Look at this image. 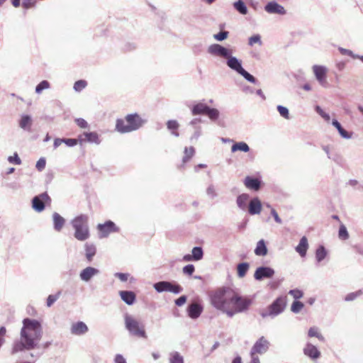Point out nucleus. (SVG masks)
Wrapping results in <instances>:
<instances>
[{
	"label": "nucleus",
	"mask_w": 363,
	"mask_h": 363,
	"mask_svg": "<svg viewBox=\"0 0 363 363\" xmlns=\"http://www.w3.org/2000/svg\"><path fill=\"white\" fill-rule=\"evenodd\" d=\"M328 252L323 245H320L315 250V259L318 262H322L327 256Z\"/></svg>",
	"instance_id": "obj_33"
},
{
	"label": "nucleus",
	"mask_w": 363,
	"mask_h": 363,
	"mask_svg": "<svg viewBox=\"0 0 363 363\" xmlns=\"http://www.w3.org/2000/svg\"><path fill=\"white\" fill-rule=\"evenodd\" d=\"M250 267V264L247 262L240 263L237 266L238 276L239 278L244 277Z\"/></svg>",
	"instance_id": "obj_32"
},
{
	"label": "nucleus",
	"mask_w": 363,
	"mask_h": 363,
	"mask_svg": "<svg viewBox=\"0 0 363 363\" xmlns=\"http://www.w3.org/2000/svg\"><path fill=\"white\" fill-rule=\"evenodd\" d=\"M52 220L54 229L57 232L61 231L65 223V219L62 216H61L58 213L55 212L52 214Z\"/></svg>",
	"instance_id": "obj_24"
},
{
	"label": "nucleus",
	"mask_w": 363,
	"mask_h": 363,
	"mask_svg": "<svg viewBox=\"0 0 363 363\" xmlns=\"http://www.w3.org/2000/svg\"><path fill=\"white\" fill-rule=\"evenodd\" d=\"M255 254L257 256H265L267 254V248L264 240L257 242L255 249Z\"/></svg>",
	"instance_id": "obj_29"
},
{
	"label": "nucleus",
	"mask_w": 363,
	"mask_h": 363,
	"mask_svg": "<svg viewBox=\"0 0 363 363\" xmlns=\"http://www.w3.org/2000/svg\"><path fill=\"white\" fill-rule=\"evenodd\" d=\"M289 294L290 295H291L295 299H299L301 298L303 295V293L302 292V291L301 290H298V289H292V290H290Z\"/></svg>",
	"instance_id": "obj_55"
},
{
	"label": "nucleus",
	"mask_w": 363,
	"mask_h": 363,
	"mask_svg": "<svg viewBox=\"0 0 363 363\" xmlns=\"http://www.w3.org/2000/svg\"><path fill=\"white\" fill-rule=\"evenodd\" d=\"M87 325L82 321H78L73 323L70 328V332L74 335H82L88 332Z\"/></svg>",
	"instance_id": "obj_18"
},
{
	"label": "nucleus",
	"mask_w": 363,
	"mask_h": 363,
	"mask_svg": "<svg viewBox=\"0 0 363 363\" xmlns=\"http://www.w3.org/2000/svg\"><path fill=\"white\" fill-rule=\"evenodd\" d=\"M75 122L77 125L82 128H88V123L83 118H79L75 119Z\"/></svg>",
	"instance_id": "obj_58"
},
{
	"label": "nucleus",
	"mask_w": 363,
	"mask_h": 363,
	"mask_svg": "<svg viewBox=\"0 0 363 363\" xmlns=\"http://www.w3.org/2000/svg\"><path fill=\"white\" fill-rule=\"evenodd\" d=\"M208 106L203 103H197L191 108V113L194 116L206 114Z\"/></svg>",
	"instance_id": "obj_27"
},
{
	"label": "nucleus",
	"mask_w": 363,
	"mask_h": 363,
	"mask_svg": "<svg viewBox=\"0 0 363 363\" xmlns=\"http://www.w3.org/2000/svg\"><path fill=\"white\" fill-rule=\"evenodd\" d=\"M201 122V119L199 118H195L194 119H192L190 122H189V125H191L193 128H194L195 126H199V123Z\"/></svg>",
	"instance_id": "obj_64"
},
{
	"label": "nucleus",
	"mask_w": 363,
	"mask_h": 363,
	"mask_svg": "<svg viewBox=\"0 0 363 363\" xmlns=\"http://www.w3.org/2000/svg\"><path fill=\"white\" fill-rule=\"evenodd\" d=\"M233 8L240 14L246 15L248 9L242 0H238L233 3Z\"/></svg>",
	"instance_id": "obj_30"
},
{
	"label": "nucleus",
	"mask_w": 363,
	"mask_h": 363,
	"mask_svg": "<svg viewBox=\"0 0 363 363\" xmlns=\"http://www.w3.org/2000/svg\"><path fill=\"white\" fill-rule=\"evenodd\" d=\"M228 31H220L218 33L213 35V38L218 41H223L225 40L228 36Z\"/></svg>",
	"instance_id": "obj_49"
},
{
	"label": "nucleus",
	"mask_w": 363,
	"mask_h": 363,
	"mask_svg": "<svg viewBox=\"0 0 363 363\" xmlns=\"http://www.w3.org/2000/svg\"><path fill=\"white\" fill-rule=\"evenodd\" d=\"M269 347V342L262 336L254 344L250 354L256 355V354H264L268 350Z\"/></svg>",
	"instance_id": "obj_11"
},
{
	"label": "nucleus",
	"mask_w": 363,
	"mask_h": 363,
	"mask_svg": "<svg viewBox=\"0 0 363 363\" xmlns=\"http://www.w3.org/2000/svg\"><path fill=\"white\" fill-rule=\"evenodd\" d=\"M304 305L302 302L298 301H295L292 305L291 310L292 312L295 313H298L301 311V310L303 308Z\"/></svg>",
	"instance_id": "obj_46"
},
{
	"label": "nucleus",
	"mask_w": 363,
	"mask_h": 363,
	"mask_svg": "<svg viewBox=\"0 0 363 363\" xmlns=\"http://www.w3.org/2000/svg\"><path fill=\"white\" fill-rule=\"evenodd\" d=\"M206 194L207 196L211 200L216 199L218 195L217 192V189L216 186L213 184H208L206 190Z\"/></svg>",
	"instance_id": "obj_35"
},
{
	"label": "nucleus",
	"mask_w": 363,
	"mask_h": 363,
	"mask_svg": "<svg viewBox=\"0 0 363 363\" xmlns=\"http://www.w3.org/2000/svg\"><path fill=\"white\" fill-rule=\"evenodd\" d=\"M338 133L341 135V137L345 138V139H350V138H352V133L346 131L343 128L340 129L338 130Z\"/></svg>",
	"instance_id": "obj_57"
},
{
	"label": "nucleus",
	"mask_w": 363,
	"mask_h": 363,
	"mask_svg": "<svg viewBox=\"0 0 363 363\" xmlns=\"http://www.w3.org/2000/svg\"><path fill=\"white\" fill-rule=\"evenodd\" d=\"M202 311V306L196 303H191L188 308V315L192 319L198 318Z\"/></svg>",
	"instance_id": "obj_22"
},
{
	"label": "nucleus",
	"mask_w": 363,
	"mask_h": 363,
	"mask_svg": "<svg viewBox=\"0 0 363 363\" xmlns=\"http://www.w3.org/2000/svg\"><path fill=\"white\" fill-rule=\"evenodd\" d=\"M338 237L340 240H346L349 238V233L344 225H340L339 231H338Z\"/></svg>",
	"instance_id": "obj_41"
},
{
	"label": "nucleus",
	"mask_w": 363,
	"mask_h": 363,
	"mask_svg": "<svg viewBox=\"0 0 363 363\" xmlns=\"http://www.w3.org/2000/svg\"><path fill=\"white\" fill-rule=\"evenodd\" d=\"M124 323L130 335L137 337L147 338L145 325L133 315L125 314Z\"/></svg>",
	"instance_id": "obj_6"
},
{
	"label": "nucleus",
	"mask_w": 363,
	"mask_h": 363,
	"mask_svg": "<svg viewBox=\"0 0 363 363\" xmlns=\"http://www.w3.org/2000/svg\"><path fill=\"white\" fill-rule=\"evenodd\" d=\"M362 294H363V290H362V289L358 290L355 292L350 293L345 296V301H354V299H356L357 297L360 296Z\"/></svg>",
	"instance_id": "obj_43"
},
{
	"label": "nucleus",
	"mask_w": 363,
	"mask_h": 363,
	"mask_svg": "<svg viewBox=\"0 0 363 363\" xmlns=\"http://www.w3.org/2000/svg\"><path fill=\"white\" fill-rule=\"evenodd\" d=\"M114 363H127L123 355L118 354L115 356Z\"/></svg>",
	"instance_id": "obj_63"
},
{
	"label": "nucleus",
	"mask_w": 363,
	"mask_h": 363,
	"mask_svg": "<svg viewBox=\"0 0 363 363\" xmlns=\"http://www.w3.org/2000/svg\"><path fill=\"white\" fill-rule=\"evenodd\" d=\"M50 87V84L48 81L43 80L35 87V93L40 94L43 90L48 89Z\"/></svg>",
	"instance_id": "obj_40"
},
{
	"label": "nucleus",
	"mask_w": 363,
	"mask_h": 363,
	"mask_svg": "<svg viewBox=\"0 0 363 363\" xmlns=\"http://www.w3.org/2000/svg\"><path fill=\"white\" fill-rule=\"evenodd\" d=\"M46 165V160L44 157L40 158L36 162L35 167L39 171H43Z\"/></svg>",
	"instance_id": "obj_52"
},
{
	"label": "nucleus",
	"mask_w": 363,
	"mask_h": 363,
	"mask_svg": "<svg viewBox=\"0 0 363 363\" xmlns=\"http://www.w3.org/2000/svg\"><path fill=\"white\" fill-rule=\"evenodd\" d=\"M51 199L46 192L35 196L32 199V207L37 212H41L45 209V204L50 202Z\"/></svg>",
	"instance_id": "obj_10"
},
{
	"label": "nucleus",
	"mask_w": 363,
	"mask_h": 363,
	"mask_svg": "<svg viewBox=\"0 0 363 363\" xmlns=\"http://www.w3.org/2000/svg\"><path fill=\"white\" fill-rule=\"evenodd\" d=\"M255 44H257L259 46L262 45L261 35L259 34H255L248 38L249 46L252 47Z\"/></svg>",
	"instance_id": "obj_39"
},
{
	"label": "nucleus",
	"mask_w": 363,
	"mask_h": 363,
	"mask_svg": "<svg viewBox=\"0 0 363 363\" xmlns=\"http://www.w3.org/2000/svg\"><path fill=\"white\" fill-rule=\"evenodd\" d=\"M206 114L208 116V118L211 121H216L220 115V112L218 109L214 108H211L208 106Z\"/></svg>",
	"instance_id": "obj_38"
},
{
	"label": "nucleus",
	"mask_w": 363,
	"mask_h": 363,
	"mask_svg": "<svg viewBox=\"0 0 363 363\" xmlns=\"http://www.w3.org/2000/svg\"><path fill=\"white\" fill-rule=\"evenodd\" d=\"M179 125L175 120H169L167 123V127L170 130H175L179 128Z\"/></svg>",
	"instance_id": "obj_54"
},
{
	"label": "nucleus",
	"mask_w": 363,
	"mask_h": 363,
	"mask_svg": "<svg viewBox=\"0 0 363 363\" xmlns=\"http://www.w3.org/2000/svg\"><path fill=\"white\" fill-rule=\"evenodd\" d=\"M186 301V296H181L179 298L175 301V304L178 306H181L184 305Z\"/></svg>",
	"instance_id": "obj_62"
},
{
	"label": "nucleus",
	"mask_w": 363,
	"mask_h": 363,
	"mask_svg": "<svg viewBox=\"0 0 363 363\" xmlns=\"http://www.w3.org/2000/svg\"><path fill=\"white\" fill-rule=\"evenodd\" d=\"M210 300L215 308L230 318L247 311L251 304L249 298L239 296L228 287L219 288L212 291Z\"/></svg>",
	"instance_id": "obj_1"
},
{
	"label": "nucleus",
	"mask_w": 363,
	"mask_h": 363,
	"mask_svg": "<svg viewBox=\"0 0 363 363\" xmlns=\"http://www.w3.org/2000/svg\"><path fill=\"white\" fill-rule=\"evenodd\" d=\"M208 52L214 57L225 59L227 66L240 74L249 82L252 84L257 82L255 77L242 67V61L236 57L233 56V50L227 48L220 44L214 43L208 46Z\"/></svg>",
	"instance_id": "obj_3"
},
{
	"label": "nucleus",
	"mask_w": 363,
	"mask_h": 363,
	"mask_svg": "<svg viewBox=\"0 0 363 363\" xmlns=\"http://www.w3.org/2000/svg\"><path fill=\"white\" fill-rule=\"evenodd\" d=\"M195 150L193 147H185L184 156L183 157V162H186L193 155H194Z\"/></svg>",
	"instance_id": "obj_44"
},
{
	"label": "nucleus",
	"mask_w": 363,
	"mask_h": 363,
	"mask_svg": "<svg viewBox=\"0 0 363 363\" xmlns=\"http://www.w3.org/2000/svg\"><path fill=\"white\" fill-rule=\"evenodd\" d=\"M271 214L273 216V218H274V220L277 223H279V224H281L282 223L281 219L279 216V215H278L277 212L276 211V210L274 208H271Z\"/></svg>",
	"instance_id": "obj_60"
},
{
	"label": "nucleus",
	"mask_w": 363,
	"mask_h": 363,
	"mask_svg": "<svg viewBox=\"0 0 363 363\" xmlns=\"http://www.w3.org/2000/svg\"><path fill=\"white\" fill-rule=\"evenodd\" d=\"M308 249V239L306 236L301 238L298 245L296 247L295 250L296 252L301 257H304L306 255L307 250Z\"/></svg>",
	"instance_id": "obj_23"
},
{
	"label": "nucleus",
	"mask_w": 363,
	"mask_h": 363,
	"mask_svg": "<svg viewBox=\"0 0 363 363\" xmlns=\"http://www.w3.org/2000/svg\"><path fill=\"white\" fill-rule=\"evenodd\" d=\"M286 307L285 299L282 297L277 298L267 309L262 310L260 315L265 318L268 316L272 318L281 313Z\"/></svg>",
	"instance_id": "obj_7"
},
{
	"label": "nucleus",
	"mask_w": 363,
	"mask_h": 363,
	"mask_svg": "<svg viewBox=\"0 0 363 363\" xmlns=\"http://www.w3.org/2000/svg\"><path fill=\"white\" fill-rule=\"evenodd\" d=\"M277 111L279 113L280 116L286 119L289 118V109L283 106L279 105L277 106Z\"/></svg>",
	"instance_id": "obj_47"
},
{
	"label": "nucleus",
	"mask_w": 363,
	"mask_h": 363,
	"mask_svg": "<svg viewBox=\"0 0 363 363\" xmlns=\"http://www.w3.org/2000/svg\"><path fill=\"white\" fill-rule=\"evenodd\" d=\"M274 270L269 267H259L255 270L254 278L258 281L270 279L274 275Z\"/></svg>",
	"instance_id": "obj_13"
},
{
	"label": "nucleus",
	"mask_w": 363,
	"mask_h": 363,
	"mask_svg": "<svg viewBox=\"0 0 363 363\" xmlns=\"http://www.w3.org/2000/svg\"><path fill=\"white\" fill-rule=\"evenodd\" d=\"M61 292L58 291L56 294L49 295L47 298V306L50 307L60 296Z\"/></svg>",
	"instance_id": "obj_45"
},
{
	"label": "nucleus",
	"mask_w": 363,
	"mask_h": 363,
	"mask_svg": "<svg viewBox=\"0 0 363 363\" xmlns=\"http://www.w3.org/2000/svg\"><path fill=\"white\" fill-rule=\"evenodd\" d=\"M87 86V82L85 80H78L74 84L73 89L75 91L79 92L82 91Z\"/></svg>",
	"instance_id": "obj_42"
},
{
	"label": "nucleus",
	"mask_w": 363,
	"mask_h": 363,
	"mask_svg": "<svg viewBox=\"0 0 363 363\" xmlns=\"http://www.w3.org/2000/svg\"><path fill=\"white\" fill-rule=\"evenodd\" d=\"M308 335L310 337H317L319 340H320L322 342L325 341L324 337L321 335V333H320L319 328L317 327L314 326V327L310 328L308 330Z\"/></svg>",
	"instance_id": "obj_34"
},
{
	"label": "nucleus",
	"mask_w": 363,
	"mask_h": 363,
	"mask_svg": "<svg viewBox=\"0 0 363 363\" xmlns=\"http://www.w3.org/2000/svg\"><path fill=\"white\" fill-rule=\"evenodd\" d=\"M89 217L86 214H80L71 220L74 230V236L79 241H85L90 236L89 228Z\"/></svg>",
	"instance_id": "obj_5"
},
{
	"label": "nucleus",
	"mask_w": 363,
	"mask_h": 363,
	"mask_svg": "<svg viewBox=\"0 0 363 363\" xmlns=\"http://www.w3.org/2000/svg\"><path fill=\"white\" fill-rule=\"evenodd\" d=\"M130 276L128 273L116 272L114 274V277H117L122 282L127 281Z\"/></svg>",
	"instance_id": "obj_51"
},
{
	"label": "nucleus",
	"mask_w": 363,
	"mask_h": 363,
	"mask_svg": "<svg viewBox=\"0 0 363 363\" xmlns=\"http://www.w3.org/2000/svg\"><path fill=\"white\" fill-rule=\"evenodd\" d=\"M63 143H65L69 147H73L75 146L77 144V140L73 139V138H67L65 139L63 138Z\"/></svg>",
	"instance_id": "obj_59"
},
{
	"label": "nucleus",
	"mask_w": 363,
	"mask_h": 363,
	"mask_svg": "<svg viewBox=\"0 0 363 363\" xmlns=\"http://www.w3.org/2000/svg\"><path fill=\"white\" fill-rule=\"evenodd\" d=\"M249 150H250V147L245 142L235 143L231 147L232 152H235L237 151H242L244 152H247Z\"/></svg>",
	"instance_id": "obj_31"
},
{
	"label": "nucleus",
	"mask_w": 363,
	"mask_h": 363,
	"mask_svg": "<svg viewBox=\"0 0 363 363\" xmlns=\"http://www.w3.org/2000/svg\"><path fill=\"white\" fill-rule=\"evenodd\" d=\"M153 287L158 293L168 291L178 294L182 291V288L180 285L167 281L157 282L154 284Z\"/></svg>",
	"instance_id": "obj_8"
},
{
	"label": "nucleus",
	"mask_w": 363,
	"mask_h": 363,
	"mask_svg": "<svg viewBox=\"0 0 363 363\" xmlns=\"http://www.w3.org/2000/svg\"><path fill=\"white\" fill-rule=\"evenodd\" d=\"M100 273L99 270L93 267H86L79 273V278L82 281L89 282L94 277Z\"/></svg>",
	"instance_id": "obj_15"
},
{
	"label": "nucleus",
	"mask_w": 363,
	"mask_h": 363,
	"mask_svg": "<svg viewBox=\"0 0 363 363\" xmlns=\"http://www.w3.org/2000/svg\"><path fill=\"white\" fill-rule=\"evenodd\" d=\"M119 295L126 304L131 306L133 305L136 300V295L132 291H120Z\"/></svg>",
	"instance_id": "obj_21"
},
{
	"label": "nucleus",
	"mask_w": 363,
	"mask_h": 363,
	"mask_svg": "<svg viewBox=\"0 0 363 363\" xmlns=\"http://www.w3.org/2000/svg\"><path fill=\"white\" fill-rule=\"evenodd\" d=\"M33 120L31 116L28 115H22L19 120V127L24 130L30 131L32 125Z\"/></svg>",
	"instance_id": "obj_26"
},
{
	"label": "nucleus",
	"mask_w": 363,
	"mask_h": 363,
	"mask_svg": "<svg viewBox=\"0 0 363 363\" xmlns=\"http://www.w3.org/2000/svg\"><path fill=\"white\" fill-rule=\"evenodd\" d=\"M35 4V0H25L22 3V6L23 8L28 9Z\"/></svg>",
	"instance_id": "obj_61"
},
{
	"label": "nucleus",
	"mask_w": 363,
	"mask_h": 363,
	"mask_svg": "<svg viewBox=\"0 0 363 363\" xmlns=\"http://www.w3.org/2000/svg\"><path fill=\"white\" fill-rule=\"evenodd\" d=\"M203 252L201 247H194L191 250V257L194 261H199L203 258Z\"/></svg>",
	"instance_id": "obj_37"
},
{
	"label": "nucleus",
	"mask_w": 363,
	"mask_h": 363,
	"mask_svg": "<svg viewBox=\"0 0 363 363\" xmlns=\"http://www.w3.org/2000/svg\"><path fill=\"white\" fill-rule=\"evenodd\" d=\"M262 205L258 197H253L250 199L248 208L247 209L250 215H258L261 213Z\"/></svg>",
	"instance_id": "obj_16"
},
{
	"label": "nucleus",
	"mask_w": 363,
	"mask_h": 363,
	"mask_svg": "<svg viewBox=\"0 0 363 363\" xmlns=\"http://www.w3.org/2000/svg\"><path fill=\"white\" fill-rule=\"evenodd\" d=\"M312 69L319 84L324 88H328L329 86L327 81L328 68L323 65H313Z\"/></svg>",
	"instance_id": "obj_9"
},
{
	"label": "nucleus",
	"mask_w": 363,
	"mask_h": 363,
	"mask_svg": "<svg viewBox=\"0 0 363 363\" xmlns=\"http://www.w3.org/2000/svg\"><path fill=\"white\" fill-rule=\"evenodd\" d=\"M243 182L246 188L254 191H258L261 186L259 179L250 176L246 177Z\"/></svg>",
	"instance_id": "obj_20"
},
{
	"label": "nucleus",
	"mask_w": 363,
	"mask_h": 363,
	"mask_svg": "<svg viewBox=\"0 0 363 363\" xmlns=\"http://www.w3.org/2000/svg\"><path fill=\"white\" fill-rule=\"evenodd\" d=\"M338 50L342 55H348L352 57V58H356L357 57V55L354 54L353 52L350 50H347L341 47H340Z\"/></svg>",
	"instance_id": "obj_56"
},
{
	"label": "nucleus",
	"mask_w": 363,
	"mask_h": 363,
	"mask_svg": "<svg viewBox=\"0 0 363 363\" xmlns=\"http://www.w3.org/2000/svg\"><path fill=\"white\" fill-rule=\"evenodd\" d=\"M264 10L267 13L270 14L285 15L286 13L284 7L276 1L267 3L264 6Z\"/></svg>",
	"instance_id": "obj_14"
},
{
	"label": "nucleus",
	"mask_w": 363,
	"mask_h": 363,
	"mask_svg": "<svg viewBox=\"0 0 363 363\" xmlns=\"http://www.w3.org/2000/svg\"><path fill=\"white\" fill-rule=\"evenodd\" d=\"M202 134V128L201 125L195 126L194 128V133L190 138L191 140H198Z\"/></svg>",
	"instance_id": "obj_48"
},
{
	"label": "nucleus",
	"mask_w": 363,
	"mask_h": 363,
	"mask_svg": "<svg viewBox=\"0 0 363 363\" xmlns=\"http://www.w3.org/2000/svg\"><path fill=\"white\" fill-rule=\"evenodd\" d=\"M183 273L186 275H192L195 271V267L193 264H187L183 267Z\"/></svg>",
	"instance_id": "obj_53"
},
{
	"label": "nucleus",
	"mask_w": 363,
	"mask_h": 363,
	"mask_svg": "<svg viewBox=\"0 0 363 363\" xmlns=\"http://www.w3.org/2000/svg\"><path fill=\"white\" fill-rule=\"evenodd\" d=\"M85 249V256L88 262H91L93 257L96 255V248L94 244L91 243H86L84 245Z\"/></svg>",
	"instance_id": "obj_28"
},
{
	"label": "nucleus",
	"mask_w": 363,
	"mask_h": 363,
	"mask_svg": "<svg viewBox=\"0 0 363 363\" xmlns=\"http://www.w3.org/2000/svg\"><path fill=\"white\" fill-rule=\"evenodd\" d=\"M250 199V196L248 194L243 193L238 195L236 199V204L238 208L242 211H246Z\"/></svg>",
	"instance_id": "obj_19"
},
{
	"label": "nucleus",
	"mask_w": 363,
	"mask_h": 363,
	"mask_svg": "<svg viewBox=\"0 0 363 363\" xmlns=\"http://www.w3.org/2000/svg\"><path fill=\"white\" fill-rule=\"evenodd\" d=\"M97 229L99 233L100 238H106L110 233L118 231V228L111 220H108L104 224H99L97 225Z\"/></svg>",
	"instance_id": "obj_12"
},
{
	"label": "nucleus",
	"mask_w": 363,
	"mask_h": 363,
	"mask_svg": "<svg viewBox=\"0 0 363 363\" xmlns=\"http://www.w3.org/2000/svg\"><path fill=\"white\" fill-rule=\"evenodd\" d=\"M303 354L313 360L318 359L320 356V352L318 348L310 342H307L304 347Z\"/></svg>",
	"instance_id": "obj_17"
},
{
	"label": "nucleus",
	"mask_w": 363,
	"mask_h": 363,
	"mask_svg": "<svg viewBox=\"0 0 363 363\" xmlns=\"http://www.w3.org/2000/svg\"><path fill=\"white\" fill-rule=\"evenodd\" d=\"M169 363H184V357L178 352H172L169 354Z\"/></svg>",
	"instance_id": "obj_36"
},
{
	"label": "nucleus",
	"mask_w": 363,
	"mask_h": 363,
	"mask_svg": "<svg viewBox=\"0 0 363 363\" xmlns=\"http://www.w3.org/2000/svg\"><path fill=\"white\" fill-rule=\"evenodd\" d=\"M147 121L146 118L138 113L128 114L125 120L116 121V130L121 133H130L142 128Z\"/></svg>",
	"instance_id": "obj_4"
},
{
	"label": "nucleus",
	"mask_w": 363,
	"mask_h": 363,
	"mask_svg": "<svg viewBox=\"0 0 363 363\" xmlns=\"http://www.w3.org/2000/svg\"><path fill=\"white\" fill-rule=\"evenodd\" d=\"M42 336L43 328L40 323L35 319L24 318L20 339L14 342L13 352H18L36 348Z\"/></svg>",
	"instance_id": "obj_2"
},
{
	"label": "nucleus",
	"mask_w": 363,
	"mask_h": 363,
	"mask_svg": "<svg viewBox=\"0 0 363 363\" xmlns=\"http://www.w3.org/2000/svg\"><path fill=\"white\" fill-rule=\"evenodd\" d=\"M83 135L85 137V139H83L82 138V135H81L79 139L80 143L84 141L85 140H86L89 143H95L96 145H99L101 143L99 135L95 132L84 133Z\"/></svg>",
	"instance_id": "obj_25"
},
{
	"label": "nucleus",
	"mask_w": 363,
	"mask_h": 363,
	"mask_svg": "<svg viewBox=\"0 0 363 363\" xmlns=\"http://www.w3.org/2000/svg\"><path fill=\"white\" fill-rule=\"evenodd\" d=\"M8 161L9 163L15 164L19 165L21 164V160L18 157V154L15 152L13 156H9L8 157Z\"/></svg>",
	"instance_id": "obj_50"
}]
</instances>
